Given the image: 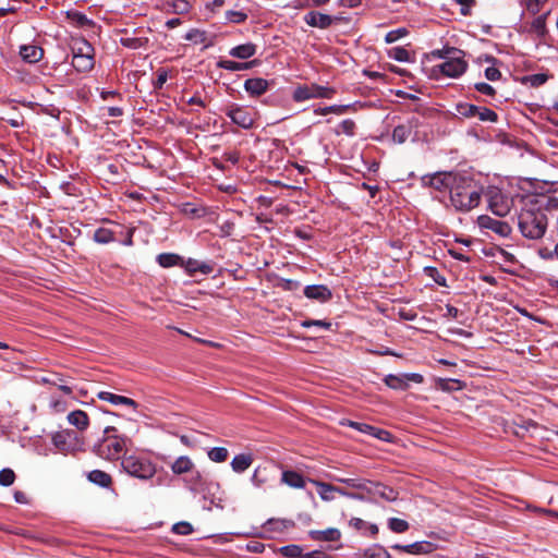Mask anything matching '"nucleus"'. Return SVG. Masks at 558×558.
<instances>
[{"label":"nucleus","mask_w":558,"mask_h":558,"mask_svg":"<svg viewBox=\"0 0 558 558\" xmlns=\"http://www.w3.org/2000/svg\"><path fill=\"white\" fill-rule=\"evenodd\" d=\"M403 376H404V378H407V383L408 384H409V381L421 384L424 380L423 376L421 374H417V373L404 374Z\"/></svg>","instance_id":"obj_63"},{"label":"nucleus","mask_w":558,"mask_h":558,"mask_svg":"<svg viewBox=\"0 0 558 558\" xmlns=\"http://www.w3.org/2000/svg\"><path fill=\"white\" fill-rule=\"evenodd\" d=\"M482 197V187L470 177L459 175L451 186L450 202L459 211H470L477 207Z\"/></svg>","instance_id":"obj_1"},{"label":"nucleus","mask_w":558,"mask_h":558,"mask_svg":"<svg viewBox=\"0 0 558 558\" xmlns=\"http://www.w3.org/2000/svg\"><path fill=\"white\" fill-rule=\"evenodd\" d=\"M72 65L80 72H86L93 69L94 59L93 56H73Z\"/></svg>","instance_id":"obj_25"},{"label":"nucleus","mask_w":558,"mask_h":558,"mask_svg":"<svg viewBox=\"0 0 558 558\" xmlns=\"http://www.w3.org/2000/svg\"><path fill=\"white\" fill-rule=\"evenodd\" d=\"M194 469V463L193 461L186 457V456H181L179 457L171 465V471L174 473V474H178V475H181V474H184V473H189V472H192Z\"/></svg>","instance_id":"obj_23"},{"label":"nucleus","mask_w":558,"mask_h":558,"mask_svg":"<svg viewBox=\"0 0 558 558\" xmlns=\"http://www.w3.org/2000/svg\"><path fill=\"white\" fill-rule=\"evenodd\" d=\"M457 49L456 48H446V49H441V50H436V51H433V56L435 57H438V58H449L451 53H456Z\"/></svg>","instance_id":"obj_61"},{"label":"nucleus","mask_w":558,"mask_h":558,"mask_svg":"<svg viewBox=\"0 0 558 558\" xmlns=\"http://www.w3.org/2000/svg\"><path fill=\"white\" fill-rule=\"evenodd\" d=\"M408 34V31L405 28H398L390 31L386 34L385 41L387 44H392L400 38L404 37Z\"/></svg>","instance_id":"obj_47"},{"label":"nucleus","mask_w":558,"mask_h":558,"mask_svg":"<svg viewBox=\"0 0 558 558\" xmlns=\"http://www.w3.org/2000/svg\"><path fill=\"white\" fill-rule=\"evenodd\" d=\"M129 440L128 437L120 436L116 427L107 426L104 430V437L95 446L94 451L101 459L114 461L120 459Z\"/></svg>","instance_id":"obj_3"},{"label":"nucleus","mask_w":558,"mask_h":558,"mask_svg":"<svg viewBox=\"0 0 558 558\" xmlns=\"http://www.w3.org/2000/svg\"><path fill=\"white\" fill-rule=\"evenodd\" d=\"M312 484H314L318 488L319 497L325 501H330L333 499V493L337 489V486H333L331 484L316 481V480H310Z\"/></svg>","instance_id":"obj_24"},{"label":"nucleus","mask_w":558,"mask_h":558,"mask_svg":"<svg viewBox=\"0 0 558 558\" xmlns=\"http://www.w3.org/2000/svg\"><path fill=\"white\" fill-rule=\"evenodd\" d=\"M20 56L28 63H36L43 58L44 50L35 45H25L21 47Z\"/></svg>","instance_id":"obj_16"},{"label":"nucleus","mask_w":558,"mask_h":558,"mask_svg":"<svg viewBox=\"0 0 558 558\" xmlns=\"http://www.w3.org/2000/svg\"><path fill=\"white\" fill-rule=\"evenodd\" d=\"M94 240L100 244H107L116 240V232L108 228H98L94 233Z\"/></svg>","instance_id":"obj_30"},{"label":"nucleus","mask_w":558,"mask_h":558,"mask_svg":"<svg viewBox=\"0 0 558 558\" xmlns=\"http://www.w3.org/2000/svg\"><path fill=\"white\" fill-rule=\"evenodd\" d=\"M185 270L190 274V275H193L197 271L204 274V275H208L210 274L214 268L210 264L208 263H203V262H199L197 259H187L184 264H183Z\"/></svg>","instance_id":"obj_20"},{"label":"nucleus","mask_w":558,"mask_h":558,"mask_svg":"<svg viewBox=\"0 0 558 558\" xmlns=\"http://www.w3.org/2000/svg\"><path fill=\"white\" fill-rule=\"evenodd\" d=\"M437 68L441 74L456 78L466 71L468 62L462 57L451 56Z\"/></svg>","instance_id":"obj_7"},{"label":"nucleus","mask_w":558,"mask_h":558,"mask_svg":"<svg viewBox=\"0 0 558 558\" xmlns=\"http://www.w3.org/2000/svg\"><path fill=\"white\" fill-rule=\"evenodd\" d=\"M457 2L461 5V14L469 15L470 9L474 4L475 0H457Z\"/></svg>","instance_id":"obj_58"},{"label":"nucleus","mask_w":558,"mask_h":558,"mask_svg":"<svg viewBox=\"0 0 558 558\" xmlns=\"http://www.w3.org/2000/svg\"><path fill=\"white\" fill-rule=\"evenodd\" d=\"M157 260L161 267L167 268L178 265L181 262V257L172 253H162L158 255Z\"/></svg>","instance_id":"obj_32"},{"label":"nucleus","mask_w":558,"mask_h":558,"mask_svg":"<svg viewBox=\"0 0 558 558\" xmlns=\"http://www.w3.org/2000/svg\"><path fill=\"white\" fill-rule=\"evenodd\" d=\"M93 47L86 41V40H81V41H77L75 43L74 47H73V56H85V54H89V56H93Z\"/></svg>","instance_id":"obj_43"},{"label":"nucleus","mask_w":558,"mask_h":558,"mask_svg":"<svg viewBox=\"0 0 558 558\" xmlns=\"http://www.w3.org/2000/svg\"><path fill=\"white\" fill-rule=\"evenodd\" d=\"M253 463V457L250 453L236 454L231 461V468L235 473L246 471Z\"/></svg>","instance_id":"obj_21"},{"label":"nucleus","mask_w":558,"mask_h":558,"mask_svg":"<svg viewBox=\"0 0 558 558\" xmlns=\"http://www.w3.org/2000/svg\"><path fill=\"white\" fill-rule=\"evenodd\" d=\"M68 422L75 426L78 430L87 429L89 425V418L86 412L82 410H75L68 414Z\"/></svg>","instance_id":"obj_18"},{"label":"nucleus","mask_w":558,"mask_h":558,"mask_svg":"<svg viewBox=\"0 0 558 558\" xmlns=\"http://www.w3.org/2000/svg\"><path fill=\"white\" fill-rule=\"evenodd\" d=\"M335 480L340 483L347 484L348 486H350L352 488L365 489V490H367V488H368L366 483L359 481V480H354V478H335Z\"/></svg>","instance_id":"obj_50"},{"label":"nucleus","mask_w":558,"mask_h":558,"mask_svg":"<svg viewBox=\"0 0 558 558\" xmlns=\"http://www.w3.org/2000/svg\"><path fill=\"white\" fill-rule=\"evenodd\" d=\"M384 381L391 389L405 390L409 387L407 378H404L403 375H388L385 377Z\"/></svg>","instance_id":"obj_29"},{"label":"nucleus","mask_w":558,"mask_h":558,"mask_svg":"<svg viewBox=\"0 0 558 558\" xmlns=\"http://www.w3.org/2000/svg\"><path fill=\"white\" fill-rule=\"evenodd\" d=\"M477 222L481 228L489 229L504 238L509 236L512 231L508 222L494 219L486 215L480 216Z\"/></svg>","instance_id":"obj_9"},{"label":"nucleus","mask_w":558,"mask_h":558,"mask_svg":"<svg viewBox=\"0 0 558 558\" xmlns=\"http://www.w3.org/2000/svg\"><path fill=\"white\" fill-rule=\"evenodd\" d=\"M488 207L493 214L498 217H505L511 209L512 202L504 195V193L495 186L487 190L486 193Z\"/></svg>","instance_id":"obj_6"},{"label":"nucleus","mask_w":558,"mask_h":558,"mask_svg":"<svg viewBox=\"0 0 558 558\" xmlns=\"http://www.w3.org/2000/svg\"><path fill=\"white\" fill-rule=\"evenodd\" d=\"M174 531L180 534H189L191 532V525L189 523H180L174 525Z\"/></svg>","instance_id":"obj_64"},{"label":"nucleus","mask_w":558,"mask_h":558,"mask_svg":"<svg viewBox=\"0 0 558 558\" xmlns=\"http://www.w3.org/2000/svg\"><path fill=\"white\" fill-rule=\"evenodd\" d=\"M15 481V473L11 469H3L0 471V485L10 486Z\"/></svg>","instance_id":"obj_46"},{"label":"nucleus","mask_w":558,"mask_h":558,"mask_svg":"<svg viewBox=\"0 0 558 558\" xmlns=\"http://www.w3.org/2000/svg\"><path fill=\"white\" fill-rule=\"evenodd\" d=\"M185 39L192 40L195 43L204 41L205 40V32H202L199 29H191L186 35Z\"/></svg>","instance_id":"obj_54"},{"label":"nucleus","mask_w":558,"mask_h":558,"mask_svg":"<svg viewBox=\"0 0 558 558\" xmlns=\"http://www.w3.org/2000/svg\"><path fill=\"white\" fill-rule=\"evenodd\" d=\"M547 15H548V12L536 16L531 23L530 31L535 33L538 36H543L546 32Z\"/></svg>","instance_id":"obj_31"},{"label":"nucleus","mask_w":558,"mask_h":558,"mask_svg":"<svg viewBox=\"0 0 558 558\" xmlns=\"http://www.w3.org/2000/svg\"><path fill=\"white\" fill-rule=\"evenodd\" d=\"M388 526L395 533H404L409 530V523L405 520L398 518L389 519Z\"/></svg>","instance_id":"obj_37"},{"label":"nucleus","mask_w":558,"mask_h":558,"mask_svg":"<svg viewBox=\"0 0 558 558\" xmlns=\"http://www.w3.org/2000/svg\"><path fill=\"white\" fill-rule=\"evenodd\" d=\"M355 131V122L351 119L343 120L336 131L337 134H345L348 136H353Z\"/></svg>","instance_id":"obj_41"},{"label":"nucleus","mask_w":558,"mask_h":558,"mask_svg":"<svg viewBox=\"0 0 558 558\" xmlns=\"http://www.w3.org/2000/svg\"><path fill=\"white\" fill-rule=\"evenodd\" d=\"M388 54L390 58L400 62H407L410 60V53L403 47H393L389 50Z\"/></svg>","instance_id":"obj_40"},{"label":"nucleus","mask_w":558,"mask_h":558,"mask_svg":"<svg viewBox=\"0 0 558 558\" xmlns=\"http://www.w3.org/2000/svg\"><path fill=\"white\" fill-rule=\"evenodd\" d=\"M251 481L255 487L260 488L267 483V476L263 474L262 469L258 466L255 469Z\"/></svg>","instance_id":"obj_48"},{"label":"nucleus","mask_w":558,"mask_h":558,"mask_svg":"<svg viewBox=\"0 0 558 558\" xmlns=\"http://www.w3.org/2000/svg\"><path fill=\"white\" fill-rule=\"evenodd\" d=\"M281 483L288 485L292 488H304L305 487V478L295 471H283L281 475Z\"/></svg>","instance_id":"obj_17"},{"label":"nucleus","mask_w":558,"mask_h":558,"mask_svg":"<svg viewBox=\"0 0 558 558\" xmlns=\"http://www.w3.org/2000/svg\"><path fill=\"white\" fill-rule=\"evenodd\" d=\"M246 19H247V14L243 11L230 10V11L226 12V20L229 23L241 24V23L245 22Z\"/></svg>","instance_id":"obj_42"},{"label":"nucleus","mask_w":558,"mask_h":558,"mask_svg":"<svg viewBox=\"0 0 558 558\" xmlns=\"http://www.w3.org/2000/svg\"><path fill=\"white\" fill-rule=\"evenodd\" d=\"M350 106L348 105H332L328 106L329 113L343 114Z\"/></svg>","instance_id":"obj_60"},{"label":"nucleus","mask_w":558,"mask_h":558,"mask_svg":"<svg viewBox=\"0 0 558 558\" xmlns=\"http://www.w3.org/2000/svg\"><path fill=\"white\" fill-rule=\"evenodd\" d=\"M49 408L53 413H63L66 410V402L61 399L52 398Z\"/></svg>","instance_id":"obj_51"},{"label":"nucleus","mask_w":558,"mask_h":558,"mask_svg":"<svg viewBox=\"0 0 558 558\" xmlns=\"http://www.w3.org/2000/svg\"><path fill=\"white\" fill-rule=\"evenodd\" d=\"M411 134V129L407 125H398L392 132V138L396 143H404Z\"/></svg>","instance_id":"obj_34"},{"label":"nucleus","mask_w":558,"mask_h":558,"mask_svg":"<svg viewBox=\"0 0 558 558\" xmlns=\"http://www.w3.org/2000/svg\"><path fill=\"white\" fill-rule=\"evenodd\" d=\"M335 89L331 87L320 86L317 84L299 85L292 95L296 102L315 99V98H331Z\"/></svg>","instance_id":"obj_5"},{"label":"nucleus","mask_w":558,"mask_h":558,"mask_svg":"<svg viewBox=\"0 0 558 558\" xmlns=\"http://www.w3.org/2000/svg\"><path fill=\"white\" fill-rule=\"evenodd\" d=\"M547 80L548 76L544 73L532 74L525 78V81L529 82L533 87H538L545 84Z\"/></svg>","instance_id":"obj_49"},{"label":"nucleus","mask_w":558,"mask_h":558,"mask_svg":"<svg viewBox=\"0 0 558 558\" xmlns=\"http://www.w3.org/2000/svg\"><path fill=\"white\" fill-rule=\"evenodd\" d=\"M310 535L315 541L336 542L340 539L341 533L336 527H329L323 531H311Z\"/></svg>","instance_id":"obj_19"},{"label":"nucleus","mask_w":558,"mask_h":558,"mask_svg":"<svg viewBox=\"0 0 558 558\" xmlns=\"http://www.w3.org/2000/svg\"><path fill=\"white\" fill-rule=\"evenodd\" d=\"M367 492L387 500H395L397 498V494L392 488L380 484H373L372 488H367Z\"/></svg>","instance_id":"obj_28"},{"label":"nucleus","mask_w":558,"mask_h":558,"mask_svg":"<svg viewBox=\"0 0 558 558\" xmlns=\"http://www.w3.org/2000/svg\"><path fill=\"white\" fill-rule=\"evenodd\" d=\"M425 270L434 278L439 286H446V279L440 276L436 268L427 267Z\"/></svg>","instance_id":"obj_57"},{"label":"nucleus","mask_w":558,"mask_h":558,"mask_svg":"<svg viewBox=\"0 0 558 558\" xmlns=\"http://www.w3.org/2000/svg\"><path fill=\"white\" fill-rule=\"evenodd\" d=\"M255 53H256V45H254L252 43L235 46L229 51V54L231 57L239 58V59H248V58L253 57Z\"/></svg>","instance_id":"obj_22"},{"label":"nucleus","mask_w":558,"mask_h":558,"mask_svg":"<svg viewBox=\"0 0 558 558\" xmlns=\"http://www.w3.org/2000/svg\"><path fill=\"white\" fill-rule=\"evenodd\" d=\"M485 77L490 82H495L501 77V72L495 66H489L485 70Z\"/></svg>","instance_id":"obj_56"},{"label":"nucleus","mask_w":558,"mask_h":558,"mask_svg":"<svg viewBox=\"0 0 558 558\" xmlns=\"http://www.w3.org/2000/svg\"><path fill=\"white\" fill-rule=\"evenodd\" d=\"M476 118L482 122H497L498 116L495 111L486 107H478Z\"/></svg>","instance_id":"obj_35"},{"label":"nucleus","mask_w":558,"mask_h":558,"mask_svg":"<svg viewBox=\"0 0 558 558\" xmlns=\"http://www.w3.org/2000/svg\"><path fill=\"white\" fill-rule=\"evenodd\" d=\"M121 465L126 473L141 480L151 478L156 473L155 465L148 459L134 454L124 457Z\"/></svg>","instance_id":"obj_4"},{"label":"nucleus","mask_w":558,"mask_h":558,"mask_svg":"<svg viewBox=\"0 0 558 558\" xmlns=\"http://www.w3.org/2000/svg\"><path fill=\"white\" fill-rule=\"evenodd\" d=\"M269 82L262 77L247 78L244 89L253 97H258L268 90Z\"/></svg>","instance_id":"obj_12"},{"label":"nucleus","mask_w":558,"mask_h":558,"mask_svg":"<svg viewBox=\"0 0 558 558\" xmlns=\"http://www.w3.org/2000/svg\"><path fill=\"white\" fill-rule=\"evenodd\" d=\"M97 397H98V399H100L102 401L110 402L114 405H129L132 408L137 407V403L133 399L123 397V396H119V395H114L109 391H100L97 393Z\"/></svg>","instance_id":"obj_15"},{"label":"nucleus","mask_w":558,"mask_h":558,"mask_svg":"<svg viewBox=\"0 0 558 558\" xmlns=\"http://www.w3.org/2000/svg\"><path fill=\"white\" fill-rule=\"evenodd\" d=\"M303 327L318 326L323 328H330L331 324L325 320H305L302 323Z\"/></svg>","instance_id":"obj_59"},{"label":"nucleus","mask_w":558,"mask_h":558,"mask_svg":"<svg viewBox=\"0 0 558 558\" xmlns=\"http://www.w3.org/2000/svg\"><path fill=\"white\" fill-rule=\"evenodd\" d=\"M478 107L472 104H460L457 106V111L464 118H476Z\"/></svg>","instance_id":"obj_38"},{"label":"nucleus","mask_w":558,"mask_h":558,"mask_svg":"<svg viewBox=\"0 0 558 558\" xmlns=\"http://www.w3.org/2000/svg\"><path fill=\"white\" fill-rule=\"evenodd\" d=\"M474 87L478 93L487 95V96H495V94H496L495 88L492 85L484 83V82L476 83L474 85Z\"/></svg>","instance_id":"obj_52"},{"label":"nucleus","mask_w":558,"mask_h":558,"mask_svg":"<svg viewBox=\"0 0 558 558\" xmlns=\"http://www.w3.org/2000/svg\"><path fill=\"white\" fill-rule=\"evenodd\" d=\"M280 551L287 558H301L302 555V548L299 545L283 546Z\"/></svg>","instance_id":"obj_45"},{"label":"nucleus","mask_w":558,"mask_h":558,"mask_svg":"<svg viewBox=\"0 0 558 558\" xmlns=\"http://www.w3.org/2000/svg\"><path fill=\"white\" fill-rule=\"evenodd\" d=\"M458 174L451 172L436 173L429 179V184L436 190L449 189L456 182Z\"/></svg>","instance_id":"obj_13"},{"label":"nucleus","mask_w":558,"mask_h":558,"mask_svg":"<svg viewBox=\"0 0 558 558\" xmlns=\"http://www.w3.org/2000/svg\"><path fill=\"white\" fill-rule=\"evenodd\" d=\"M369 435H373L374 437L380 439V440H389L390 433L385 429H379L375 427V430L372 432Z\"/></svg>","instance_id":"obj_62"},{"label":"nucleus","mask_w":558,"mask_h":558,"mask_svg":"<svg viewBox=\"0 0 558 558\" xmlns=\"http://www.w3.org/2000/svg\"><path fill=\"white\" fill-rule=\"evenodd\" d=\"M518 226L521 234L529 240L542 239L548 227L547 215L531 201L520 211Z\"/></svg>","instance_id":"obj_2"},{"label":"nucleus","mask_w":558,"mask_h":558,"mask_svg":"<svg viewBox=\"0 0 558 558\" xmlns=\"http://www.w3.org/2000/svg\"><path fill=\"white\" fill-rule=\"evenodd\" d=\"M547 1L548 0H522V5L530 14L536 15Z\"/></svg>","instance_id":"obj_33"},{"label":"nucleus","mask_w":558,"mask_h":558,"mask_svg":"<svg viewBox=\"0 0 558 558\" xmlns=\"http://www.w3.org/2000/svg\"><path fill=\"white\" fill-rule=\"evenodd\" d=\"M228 450L223 447H215L208 451V458L214 462H223L228 458Z\"/></svg>","instance_id":"obj_36"},{"label":"nucleus","mask_w":558,"mask_h":558,"mask_svg":"<svg viewBox=\"0 0 558 558\" xmlns=\"http://www.w3.org/2000/svg\"><path fill=\"white\" fill-rule=\"evenodd\" d=\"M365 558H390V554L381 546H373L364 551Z\"/></svg>","instance_id":"obj_39"},{"label":"nucleus","mask_w":558,"mask_h":558,"mask_svg":"<svg viewBox=\"0 0 558 558\" xmlns=\"http://www.w3.org/2000/svg\"><path fill=\"white\" fill-rule=\"evenodd\" d=\"M88 480L101 487H109L112 482L111 476L101 470H94L89 472Z\"/></svg>","instance_id":"obj_26"},{"label":"nucleus","mask_w":558,"mask_h":558,"mask_svg":"<svg viewBox=\"0 0 558 558\" xmlns=\"http://www.w3.org/2000/svg\"><path fill=\"white\" fill-rule=\"evenodd\" d=\"M172 12L175 14H185L190 11L191 4L187 0H173L170 3Z\"/></svg>","instance_id":"obj_44"},{"label":"nucleus","mask_w":558,"mask_h":558,"mask_svg":"<svg viewBox=\"0 0 558 558\" xmlns=\"http://www.w3.org/2000/svg\"><path fill=\"white\" fill-rule=\"evenodd\" d=\"M304 294L308 299L317 300L319 302L328 301L331 298L330 290L323 284L307 286L304 289Z\"/></svg>","instance_id":"obj_14"},{"label":"nucleus","mask_w":558,"mask_h":558,"mask_svg":"<svg viewBox=\"0 0 558 558\" xmlns=\"http://www.w3.org/2000/svg\"><path fill=\"white\" fill-rule=\"evenodd\" d=\"M73 436L71 430H61L56 433L52 436V442L60 451H68L70 446L66 444V440Z\"/></svg>","instance_id":"obj_27"},{"label":"nucleus","mask_w":558,"mask_h":558,"mask_svg":"<svg viewBox=\"0 0 558 558\" xmlns=\"http://www.w3.org/2000/svg\"><path fill=\"white\" fill-rule=\"evenodd\" d=\"M226 114L234 124L243 129H251L254 126L255 113L243 107L232 106L226 111Z\"/></svg>","instance_id":"obj_8"},{"label":"nucleus","mask_w":558,"mask_h":558,"mask_svg":"<svg viewBox=\"0 0 558 558\" xmlns=\"http://www.w3.org/2000/svg\"><path fill=\"white\" fill-rule=\"evenodd\" d=\"M218 68L228 70V71H240L239 62L232 61V60H220L218 62Z\"/></svg>","instance_id":"obj_53"},{"label":"nucleus","mask_w":558,"mask_h":558,"mask_svg":"<svg viewBox=\"0 0 558 558\" xmlns=\"http://www.w3.org/2000/svg\"><path fill=\"white\" fill-rule=\"evenodd\" d=\"M392 548L397 550H401L408 554L421 555V554H429L436 549V545L430 542H415L409 545H395Z\"/></svg>","instance_id":"obj_11"},{"label":"nucleus","mask_w":558,"mask_h":558,"mask_svg":"<svg viewBox=\"0 0 558 558\" xmlns=\"http://www.w3.org/2000/svg\"><path fill=\"white\" fill-rule=\"evenodd\" d=\"M304 20L312 27L325 29L339 19L317 11H311L304 16Z\"/></svg>","instance_id":"obj_10"},{"label":"nucleus","mask_w":558,"mask_h":558,"mask_svg":"<svg viewBox=\"0 0 558 558\" xmlns=\"http://www.w3.org/2000/svg\"><path fill=\"white\" fill-rule=\"evenodd\" d=\"M348 425L362 432V433H365V434H371L372 432L375 430V427L374 426H371L368 424H363V423H357V422H353V421H349L348 422Z\"/></svg>","instance_id":"obj_55"}]
</instances>
